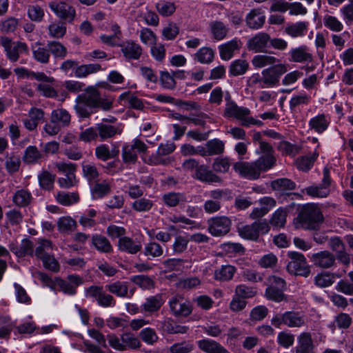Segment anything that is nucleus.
<instances>
[{
    "label": "nucleus",
    "mask_w": 353,
    "mask_h": 353,
    "mask_svg": "<svg viewBox=\"0 0 353 353\" xmlns=\"http://www.w3.org/2000/svg\"><path fill=\"white\" fill-rule=\"evenodd\" d=\"M323 221L320 208L314 203H308L302 207L294 219V225L296 229L318 230Z\"/></svg>",
    "instance_id": "1"
},
{
    "label": "nucleus",
    "mask_w": 353,
    "mask_h": 353,
    "mask_svg": "<svg viewBox=\"0 0 353 353\" xmlns=\"http://www.w3.org/2000/svg\"><path fill=\"white\" fill-rule=\"evenodd\" d=\"M99 95V91L96 88L90 87L77 96L74 109L80 117L88 118L91 115L92 113L91 110L97 108Z\"/></svg>",
    "instance_id": "2"
},
{
    "label": "nucleus",
    "mask_w": 353,
    "mask_h": 353,
    "mask_svg": "<svg viewBox=\"0 0 353 353\" xmlns=\"http://www.w3.org/2000/svg\"><path fill=\"white\" fill-rule=\"evenodd\" d=\"M224 114L227 117H232L241 121V125L244 127H250L252 125L262 126L263 123L250 117V110L244 107H239L236 103H230L225 107Z\"/></svg>",
    "instance_id": "3"
},
{
    "label": "nucleus",
    "mask_w": 353,
    "mask_h": 353,
    "mask_svg": "<svg viewBox=\"0 0 353 353\" xmlns=\"http://www.w3.org/2000/svg\"><path fill=\"white\" fill-rule=\"evenodd\" d=\"M270 230V226L265 220H259L250 225L237 227V231L242 238L252 241H256L260 234H267Z\"/></svg>",
    "instance_id": "4"
},
{
    "label": "nucleus",
    "mask_w": 353,
    "mask_h": 353,
    "mask_svg": "<svg viewBox=\"0 0 353 353\" xmlns=\"http://www.w3.org/2000/svg\"><path fill=\"white\" fill-rule=\"evenodd\" d=\"M288 256L291 260L287 265V270L290 274L305 277L310 274V270L303 254L297 252H288Z\"/></svg>",
    "instance_id": "5"
},
{
    "label": "nucleus",
    "mask_w": 353,
    "mask_h": 353,
    "mask_svg": "<svg viewBox=\"0 0 353 353\" xmlns=\"http://www.w3.org/2000/svg\"><path fill=\"white\" fill-rule=\"evenodd\" d=\"M48 6L60 21L72 23L76 17L75 8L65 1H50Z\"/></svg>",
    "instance_id": "6"
},
{
    "label": "nucleus",
    "mask_w": 353,
    "mask_h": 353,
    "mask_svg": "<svg viewBox=\"0 0 353 353\" xmlns=\"http://www.w3.org/2000/svg\"><path fill=\"white\" fill-rule=\"evenodd\" d=\"M68 280H63L59 277H55V285L54 291L62 292L68 295H74L77 288L83 284V279L76 274H70L67 277Z\"/></svg>",
    "instance_id": "7"
},
{
    "label": "nucleus",
    "mask_w": 353,
    "mask_h": 353,
    "mask_svg": "<svg viewBox=\"0 0 353 353\" xmlns=\"http://www.w3.org/2000/svg\"><path fill=\"white\" fill-rule=\"evenodd\" d=\"M1 43L6 52L7 57L12 62H16L19 60L20 53H28V47L24 42L12 43L8 37H1Z\"/></svg>",
    "instance_id": "8"
},
{
    "label": "nucleus",
    "mask_w": 353,
    "mask_h": 353,
    "mask_svg": "<svg viewBox=\"0 0 353 353\" xmlns=\"http://www.w3.org/2000/svg\"><path fill=\"white\" fill-rule=\"evenodd\" d=\"M236 296L230 303V309H244L247 302L245 299L253 297L256 291L250 287L245 285H239L235 290Z\"/></svg>",
    "instance_id": "9"
},
{
    "label": "nucleus",
    "mask_w": 353,
    "mask_h": 353,
    "mask_svg": "<svg viewBox=\"0 0 353 353\" xmlns=\"http://www.w3.org/2000/svg\"><path fill=\"white\" fill-rule=\"evenodd\" d=\"M208 224V231L212 235L221 236L230 232L231 221L226 216H219L209 220Z\"/></svg>",
    "instance_id": "10"
},
{
    "label": "nucleus",
    "mask_w": 353,
    "mask_h": 353,
    "mask_svg": "<svg viewBox=\"0 0 353 353\" xmlns=\"http://www.w3.org/2000/svg\"><path fill=\"white\" fill-rule=\"evenodd\" d=\"M288 71L285 64H277L262 72L263 83L267 85L272 86L279 83L280 77Z\"/></svg>",
    "instance_id": "11"
},
{
    "label": "nucleus",
    "mask_w": 353,
    "mask_h": 353,
    "mask_svg": "<svg viewBox=\"0 0 353 353\" xmlns=\"http://www.w3.org/2000/svg\"><path fill=\"white\" fill-rule=\"evenodd\" d=\"M234 170L241 176L249 179H257L260 177V173L258 170L255 161H238L233 165Z\"/></svg>",
    "instance_id": "12"
},
{
    "label": "nucleus",
    "mask_w": 353,
    "mask_h": 353,
    "mask_svg": "<svg viewBox=\"0 0 353 353\" xmlns=\"http://www.w3.org/2000/svg\"><path fill=\"white\" fill-rule=\"evenodd\" d=\"M270 36L266 32H259L250 39L247 43L249 50L254 52H264L269 47Z\"/></svg>",
    "instance_id": "13"
},
{
    "label": "nucleus",
    "mask_w": 353,
    "mask_h": 353,
    "mask_svg": "<svg viewBox=\"0 0 353 353\" xmlns=\"http://www.w3.org/2000/svg\"><path fill=\"white\" fill-rule=\"evenodd\" d=\"M127 61L139 60L143 54L142 47L133 40H127L119 45Z\"/></svg>",
    "instance_id": "14"
},
{
    "label": "nucleus",
    "mask_w": 353,
    "mask_h": 353,
    "mask_svg": "<svg viewBox=\"0 0 353 353\" xmlns=\"http://www.w3.org/2000/svg\"><path fill=\"white\" fill-rule=\"evenodd\" d=\"M311 261L316 267L327 269L335 264L336 258L330 251L324 250L313 254Z\"/></svg>",
    "instance_id": "15"
},
{
    "label": "nucleus",
    "mask_w": 353,
    "mask_h": 353,
    "mask_svg": "<svg viewBox=\"0 0 353 353\" xmlns=\"http://www.w3.org/2000/svg\"><path fill=\"white\" fill-rule=\"evenodd\" d=\"M192 176L201 182L206 183H221V178L209 169L206 165H199L196 172L192 173Z\"/></svg>",
    "instance_id": "16"
},
{
    "label": "nucleus",
    "mask_w": 353,
    "mask_h": 353,
    "mask_svg": "<svg viewBox=\"0 0 353 353\" xmlns=\"http://www.w3.org/2000/svg\"><path fill=\"white\" fill-rule=\"evenodd\" d=\"M330 124V119L328 115L323 113L319 114L312 117L308 123L309 130L317 134L325 132Z\"/></svg>",
    "instance_id": "17"
},
{
    "label": "nucleus",
    "mask_w": 353,
    "mask_h": 353,
    "mask_svg": "<svg viewBox=\"0 0 353 353\" xmlns=\"http://www.w3.org/2000/svg\"><path fill=\"white\" fill-rule=\"evenodd\" d=\"M9 248L12 252L19 258L26 256H32L34 254V245L29 239H23L20 245L12 243L9 245Z\"/></svg>",
    "instance_id": "18"
},
{
    "label": "nucleus",
    "mask_w": 353,
    "mask_h": 353,
    "mask_svg": "<svg viewBox=\"0 0 353 353\" xmlns=\"http://www.w3.org/2000/svg\"><path fill=\"white\" fill-rule=\"evenodd\" d=\"M265 21V17L260 8H254L246 15L245 23L247 26L253 30L261 28Z\"/></svg>",
    "instance_id": "19"
},
{
    "label": "nucleus",
    "mask_w": 353,
    "mask_h": 353,
    "mask_svg": "<svg viewBox=\"0 0 353 353\" xmlns=\"http://www.w3.org/2000/svg\"><path fill=\"white\" fill-rule=\"evenodd\" d=\"M96 128L98 137L101 141L111 139L117 134H121L122 132V129L119 126L104 123L96 124Z\"/></svg>",
    "instance_id": "20"
},
{
    "label": "nucleus",
    "mask_w": 353,
    "mask_h": 353,
    "mask_svg": "<svg viewBox=\"0 0 353 353\" xmlns=\"http://www.w3.org/2000/svg\"><path fill=\"white\" fill-rule=\"evenodd\" d=\"M142 248L140 241H134L128 236H123L119 239L118 249L130 254H135Z\"/></svg>",
    "instance_id": "21"
},
{
    "label": "nucleus",
    "mask_w": 353,
    "mask_h": 353,
    "mask_svg": "<svg viewBox=\"0 0 353 353\" xmlns=\"http://www.w3.org/2000/svg\"><path fill=\"white\" fill-rule=\"evenodd\" d=\"M92 245L99 252L105 254L111 253L113 248L110 241L101 234H94L91 238Z\"/></svg>",
    "instance_id": "22"
},
{
    "label": "nucleus",
    "mask_w": 353,
    "mask_h": 353,
    "mask_svg": "<svg viewBox=\"0 0 353 353\" xmlns=\"http://www.w3.org/2000/svg\"><path fill=\"white\" fill-rule=\"evenodd\" d=\"M199 348L205 353H228V350L220 343L211 339H202L198 341Z\"/></svg>",
    "instance_id": "23"
},
{
    "label": "nucleus",
    "mask_w": 353,
    "mask_h": 353,
    "mask_svg": "<svg viewBox=\"0 0 353 353\" xmlns=\"http://www.w3.org/2000/svg\"><path fill=\"white\" fill-rule=\"evenodd\" d=\"M296 353H315L313 341L310 333L303 332L299 336Z\"/></svg>",
    "instance_id": "24"
},
{
    "label": "nucleus",
    "mask_w": 353,
    "mask_h": 353,
    "mask_svg": "<svg viewBox=\"0 0 353 353\" xmlns=\"http://www.w3.org/2000/svg\"><path fill=\"white\" fill-rule=\"evenodd\" d=\"M290 61L297 63L312 62L313 56L306 46L293 48L290 50Z\"/></svg>",
    "instance_id": "25"
},
{
    "label": "nucleus",
    "mask_w": 353,
    "mask_h": 353,
    "mask_svg": "<svg viewBox=\"0 0 353 353\" xmlns=\"http://www.w3.org/2000/svg\"><path fill=\"white\" fill-rule=\"evenodd\" d=\"M210 32L214 39L223 40L228 34L229 28L221 21H213L209 24Z\"/></svg>",
    "instance_id": "26"
},
{
    "label": "nucleus",
    "mask_w": 353,
    "mask_h": 353,
    "mask_svg": "<svg viewBox=\"0 0 353 353\" xmlns=\"http://www.w3.org/2000/svg\"><path fill=\"white\" fill-rule=\"evenodd\" d=\"M34 59L39 63L47 64L50 62V54L47 46L43 47L41 43L37 42L32 48Z\"/></svg>",
    "instance_id": "27"
},
{
    "label": "nucleus",
    "mask_w": 353,
    "mask_h": 353,
    "mask_svg": "<svg viewBox=\"0 0 353 353\" xmlns=\"http://www.w3.org/2000/svg\"><path fill=\"white\" fill-rule=\"evenodd\" d=\"M240 48L239 41L233 39L219 46L220 56L223 60H229L233 57L234 52Z\"/></svg>",
    "instance_id": "28"
},
{
    "label": "nucleus",
    "mask_w": 353,
    "mask_h": 353,
    "mask_svg": "<svg viewBox=\"0 0 353 353\" xmlns=\"http://www.w3.org/2000/svg\"><path fill=\"white\" fill-rule=\"evenodd\" d=\"M282 320L285 325L289 327H301L305 323V319L299 312L288 311L282 316Z\"/></svg>",
    "instance_id": "29"
},
{
    "label": "nucleus",
    "mask_w": 353,
    "mask_h": 353,
    "mask_svg": "<svg viewBox=\"0 0 353 353\" xmlns=\"http://www.w3.org/2000/svg\"><path fill=\"white\" fill-rule=\"evenodd\" d=\"M162 199L165 205L169 207H175L178 205H183L188 202L187 196L181 192H169L165 194Z\"/></svg>",
    "instance_id": "30"
},
{
    "label": "nucleus",
    "mask_w": 353,
    "mask_h": 353,
    "mask_svg": "<svg viewBox=\"0 0 353 353\" xmlns=\"http://www.w3.org/2000/svg\"><path fill=\"white\" fill-rule=\"evenodd\" d=\"M50 118L53 122L59 124L60 127L64 128L70 125L71 116L67 110L60 108L53 110Z\"/></svg>",
    "instance_id": "31"
},
{
    "label": "nucleus",
    "mask_w": 353,
    "mask_h": 353,
    "mask_svg": "<svg viewBox=\"0 0 353 353\" xmlns=\"http://www.w3.org/2000/svg\"><path fill=\"white\" fill-rule=\"evenodd\" d=\"M65 23V22L60 20L52 22L48 27L50 37L54 39L63 37L67 30Z\"/></svg>",
    "instance_id": "32"
},
{
    "label": "nucleus",
    "mask_w": 353,
    "mask_h": 353,
    "mask_svg": "<svg viewBox=\"0 0 353 353\" xmlns=\"http://www.w3.org/2000/svg\"><path fill=\"white\" fill-rule=\"evenodd\" d=\"M43 154L34 145H30L24 151L22 157L24 163L27 164H33L38 162L39 159L43 158Z\"/></svg>",
    "instance_id": "33"
},
{
    "label": "nucleus",
    "mask_w": 353,
    "mask_h": 353,
    "mask_svg": "<svg viewBox=\"0 0 353 353\" xmlns=\"http://www.w3.org/2000/svg\"><path fill=\"white\" fill-rule=\"evenodd\" d=\"M32 199L31 193L24 189L17 190L12 197L13 203L19 207L28 206L31 203Z\"/></svg>",
    "instance_id": "34"
},
{
    "label": "nucleus",
    "mask_w": 353,
    "mask_h": 353,
    "mask_svg": "<svg viewBox=\"0 0 353 353\" xmlns=\"http://www.w3.org/2000/svg\"><path fill=\"white\" fill-rule=\"evenodd\" d=\"M276 157L274 154H263L255 161V164L259 173L271 169L276 163Z\"/></svg>",
    "instance_id": "35"
},
{
    "label": "nucleus",
    "mask_w": 353,
    "mask_h": 353,
    "mask_svg": "<svg viewBox=\"0 0 353 353\" xmlns=\"http://www.w3.org/2000/svg\"><path fill=\"white\" fill-rule=\"evenodd\" d=\"M101 70V65L98 63L84 64L76 68L74 75L78 78H84L88 75L96 73Z\"/></svg>",
    "instance_id": "36"
},
{
    "label": "nucleus",
    "mask_w": 353,
    "mask_h": 353,
    "mask_svg": "<svg viewBox=\"0 0 353 353\" xmlns=\"http://www.w3.org/2000/svg\"><path fill=\"white\" fill-rule=\"evenodd\" d=\"M235 272L236 268L232 265H222L221 268L215 270L214 278L218 281H228L232 279Z\"/></svg>",
    "instance_id": "37"
},
{
    "label": "nucleus",
    "mask_w": 353,
    "mask_h": 353,
    "mask_svg": "<svg viewBox=\"0 0 353 353\" xmlns=\"http://www.w3.org/2000/svg\"><path fill=\"white\" fill-rule=\"evenodd\" d=\"M50 54H52L55 58L63 59L67 54V48L60 42L50 41L47 43Z\"/></svg>",
    "instance_id": "38"
},
{
    "label": "nucleus",
    "mask_w": 353,
    "mask_h": 353,
    "mask_svg": "<svg viewBox=\"0 0 353 353\" xmlns=\"http://www.w3.org/2000/svg\"><path fill=\"white\" fill-rule=\"evenodd\" d=\"M91 192L94 198H102L111 192L110 182L103 180L101 182L96 183Z\"/></svg>",
    "instance_id": "39"
},
{
    "label": "nucleus",
    "mask_w": 353,
    "mask_h": 353,
    "mask_svg": "<svg viewBox=\"0 0 353 353\" xmlns=\"http://www.w3.org/2000/svg\"><path fill=\"white\" fill-rule=\"evenodd\" d=\"M77 226L76 221L70 216L61 217L57 222L58 230L61 233H70L76 230Z\"/></svg>",
    "instance_id": "40"
},
{
    "label": "nucleus",
    "mask_w": 353,
    "mask_h": 353,
    "mask_svg": "<svg viewBox=\"0 0 353 353\" xmlns=\"http://www.w3.org/2000/svg\"><path fill=\"white\" fill-rule=\"evenodd\" d=\"M56 199L59 203L67 206L77 203L79 200V196L77 192H59Z\"/></svg>",
    "instance_id": "41"
},
{
    "label": "nucleus",
    "mask_w": 353,
    "mask_h": 353,
    "mask_svg": "<svg viewBox=\"0 0 353 353\" xmlns=\"http://www.w3.org/2000/svg\"><path fill=\"white\" fill-rule=\"evenodd\" d=\"M336 274L327 272H322L317 274L314 278L315 284L320 288H325L331 285L334 281ZM337 277L341 276L336 274Z\"/></svg>",
    "instance_id": "42"
},
{
    "label": "nucleus",
    "mask_w": 353,
    "mask_h": 353,
    "mask_svg": "<svg viewBox=\"0 0 353 353\" xmlns=\"http://www.w3.org/2000/svg\"><path fill=\"white\" fill-rule=\"evenodd\" d=\"M56 176L48 171H42L39 175L38 179L40 186L47 190H51L53 188Z\"/></svg>",
    "instance_id": "43"
},
{
    "label": "nucleus",
    "mask_w": 353,
    "mask_h": 353,
    "mask_svg": "<svg viewBox=\"0 0 353 353\" xmlns=\"http://www.w3.org/2000/svg\"><path fill=\"white\" fill-rule=\"evenodd\" d=\"M195 59L201 63H210L214 58V50L208 47L200 48L194 54Z\"/></svg>",
    "instance_id": "44"
},
{
    "label": "nucleus",
    "mask_w": 353,
    "mask_h": 353,
    "mask_svg": "<svg viewBox=\"0 0 353 353\" xmlns=\"http://www.w3.org/2000/svg\"><path fill=\"white\" fill-rule=\"evenodd\" d=\"M318 154L314 153L312 155L303 156L296 160V165L299 170L307 172L313 165Z\"/></svg>",
    "instance_id": "45"
},
{
    "label": "nucleus",
    "mask_w": 353,
    "mask_h": 353,
    "mask_svg": "<svg viewBox=\"0 0 353 353\" xmlns=\"http://www.w3.org/2000/svg\"><path fill=\"white\" fill-rule=\"evenodd\" d=\"M308 23L298 22L285 28V32L289 35L296 37L305 34L307 30Z\"/></svg>",
    "instance_id": "46"
},
{
    "label": "nucleus",
    "mask_w": 353,
    "mask_h": 353,
    "mask_svg": "<svg viewBox=\"0 0 353 353\" xmlns=\"http://www.w3.org/2000/svg\"><path fill=\"white\" fill-rule=\"evenodd\" d=\"M271 186L273 190L278 191L292 190L296 188V184L287 178L278 179L272 181Z\"/></svg>",
    "instance_id": "47"
},
{
    "label": "nucleus",
    "mask_w": 353,
    "mask_h": 353,
    "mask_svg": "<svg viewBox=\"0 0 353 353\" xmlns=\"http://www.w3.org/2000/svg\"><path fill=\"white\" fill-rule=\"evenodd\" d=\"M278 150L283 155L294 157L299 153L301 147L297 145L292 144L287 141H282L278 145Z\"/></svg>",
    "instance_id": "48"
},
{
    "label": "nucleus",
    "mask_w": 353,
    "mask_h": 353,
    "mask_svg": "<svg viewBox=\"0 0 353 353\" xmlns=\"http://www.w3.org/2000/svg\"><path fill=\"white\" fill-rule=\"evenodd\" d=\"M105 288L111 293L118 296L125 297L128 295V288L125 283L117 281L105 286Z\"/></svg>",
    "instance_id": "49"
},
{
    "label": "nucleus",
    "mask_w": 353,
    "mask_h": 353,
    "mask_svg": "<svg viewBox=\"0 0 353 353\" xmlns=\"http://www.w3.org/2000/svg\"><path fill=\"white\" fill-rule=\"evenodd\" d=\"M205 146L208 149V155L210 156L221 154L224 152V143L218 139L208 141Z\"/></svg>",
    "instance_id": "50"
},
{
    "label": "nucleus",
    "mask_w": 353,
    "mask_h": 353,
    "mask_svg": "<svg viewBox=\"0 0 353 353\" xmlns=\"http://www.w3.org/2000/svg\"><path fill=\"white\" fill-rule=\"evenodd\" d=\"M277 59L270 55H256L252 60V63L256 68H263L267 65H273Z\"/></svg>",
    "instance_id": "51"
},
{
    "label": "nucleus",
    "mask_w": 353,
    "mask_h": 353,
    "mask_svg": "<svg viewBox=\"0 0 353 353\" xmlns=\"http://www.w3.org/2000/svg\"><path fill=\"white\" fill-rule=\"evenodd\" d=\"M311 97L307 94H300L293 96L289 103L292 111L296 110L301 105H307L310 101Z\"/></svg>",
    "instance_id": "52"
},
{
    "label": "nucleus",
    "mask_w": 353,
    "mask_h": 353,
    "mask_svg": "<svg viewBox=\"0 0 353 353\" xmlns=\"http://www.w3.org/2000/svg\"><path fill=\"white\" fill-rule=\"evenodd\" d=\"M14 327V323L8 316H0V339L8 338Z\"/></svg>",
    "instance_id": "53"
},
{
    "label": "nucleus",
    "mask_w": 353,
    "mask_h": 353,
    "mask_svg": "<svg viewBox=\"0 0 353 353\" xmlns=\"http://www.w3.org/2000/svg\"><path fill=\"white\" fill-rule=\"evenodd\" d=\"M249 64L245 60L238 59L233 61L230 67V72L233 76L243 74L248 69Z\"/></svg>",
    "instance_id": "54"
},
{
    "label": "nucleus",
    "mask_w": 353,
    "mask_h": 353,
    "mask_svg": "<svg viewBox=\"0 0 353 353\" xmlns=\"http://www.w3.org/2000/svg\"><path fill=\"white\" fill-rule=\"evenodd\" d=\"M130 92H126L119 96V100L128 99L129 106L133 109L142 110L144 108V104L142 100L136 96H130Z\"/></svg>",
    "instance_id": "55"
},
{
    "label": "nucleus",
    "mask_w": 353,
    "mask_h": 353,
    "mask_svg": "<svg viewBox=\"0 0 353 353\" xmlns=\"http://www.w3.org/2000/svg\"><path fill=\"white\" fill-rule=\"evenodd\" d=\"M132 281L143 289L150 290L154 288L155 283L152 278L146 275H137L132 278Z\"/></svg>",
    "instance_id": "56"
},
{
    "label": "nucleus",
    "mask_w": 353,
    "mask_h": 353,
    "mask_svg": "<svg viewBox=\"0 0 353 353\" xmlns=\"http://www.w3.org/2000/svg\"><path fill=\"white\" fill-rule=\"evenodd\" d=\"M287 212L283 208L278 209L272 216L270 223L276 228H283L286 222Z\"/></svg>",
    "instance_id": "57"
},
{
    "label": "nucleus",
    "mask_w": 353,
    "mask_h": 353,
    "mask_svg": "<svg viewBox=\"0 0 353 353\" xmlns=\"http://www.w3.org/2000/svg\"><path fill=\"white\" fill-rule=\"evenodd\" d=\"M230 165L231 161L228 157L216 158L212 163V169L216 172L225 173L228 172Z\"/></svg>",
    "instance_id": "58"
},
{
    "label": "nucleus",
    "mask_w": 353,
    "mask_h": 353,
    "mask_svg": "<svg viewBox=\"0 0 353 353\" xmlns=\"http://www.w3.org/2000/svg\"><path fill=\"white\" fill-rule=\"evenodd\" d=\"M156 8L161 15L168 17L174 12L176 6L174 3L162 1L156 4Z\"/></svg>",
    "instance_id": "59"
},
{
    "label": "nucleus",
    "mask_w": 353,
    "mask_h": 353,
    "mask_svg": "<svg viewBox=\"0 0 353 353\" xmlns=\"http://www.w3.org/2000/svg\"><path fill=\"white\" fill-rule=\"evenodd\" d=\"M39 245L35 250V256L40 259L46 255H48V251L52 249V243L48 239H41L38 241Z\"/></svg>",
    "instance_id": "60"
},
{
    "label": "nucleus",
    "mask_w": 353,
    "mask_h": 353,
    "mask_svg": "<svg viewBox=\"0 0 353 353\" xmlns=\"http://www.w3.org/2000/svg\"><path fill=\"white\" fill-rule=\"evenodd\" d=\"M122 157L125 163L134 164L137 161V154L133 147L125 144L122 149Z\"/></svg>",
    "instance_id": "61"
},
{
    "label": "nucleus",
    "mask_w": 353,
    "mask_h": 353,
    "mask_svg": "<svg viewBox=\"0 0 353 353\" xmlns=\"http://www.w3.org/2000/svg\"><path fill=\"white\" fill-rule=\"evenodd\" d=\"M284 290L283 289H277L273 286H269L266 289L265 296L270 300L281 302L285 299V296L283 293Z\"/></svg>",
    "instance_id": "62"
},
{
    "label": "nucleus",
    "mask_w": 353,
    "mask_h": 353,
    "mask_svg": "<svg viewBox=\"0 0 353 353\" xmlns=\"http://www.w3.org/2000/svg\"><path fill=\"white\" fill-rule=\"evenodd\" d=\"M194 349V345L190 341L176 343L170 347L171 353H189Z\"/></svg>",
    "instance_id": "63"
},
{
    "label": "nucleus",
    "mask_w": 353,
    "mask_h": 353,
    "mask_svg": "<svg viewBox=\"0 0 353 353\" xmlns=\"http://www.w3.org/2000/svg\"><path fill=\"white\" fill-rule=\"evenodd\" d=\"M82 170L83 176L90 182H94L98 179L99 174L97 168L94 164L83 163Z\"/></svg>",
    "instance_id": "64"
}]
</instances>
